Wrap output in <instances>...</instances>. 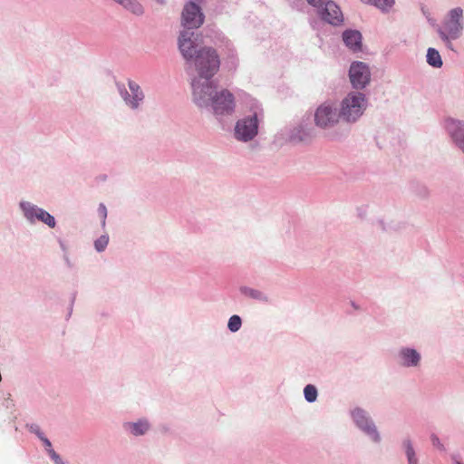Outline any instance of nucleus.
Instances as JSON below:
<instances>
[{"label": "nucleus", "mask_w": 464, "mask_h": 464, "mask_svg": "<svg viewBox=\"0 0 464 464\" xmlns=\"http://www.w3.org/2000/svg\"><path fill=\"white\" fill-rule=\"evenodd\" d=\"M204 21L203 14L200 8L194 3H188L185 5L182 12V25L185 28L183 31L188 33L190 29L198 28Z\"/></svg>", "instance_id": "6"}, {"label": "nucleus", "mask_w": 464, "mask_h": 464, "mask_svg": "<svg viewBox=\"0 0 464 464\" xmlns=\"http://www.w3.org/2000/svg\"><path fill=\"white\" fill-rule=\"evenodd\" d=\"M353 418L359 428L363 430L367 434H369L374 441H378L380 437L374 425L371 422V420L366 416V413L361 410L356 409L353 411Z\"/></svg>", "instance_id": "11"}, {"label": "nucleus", "mask_w": 464, "mask_h": 464, "mask_svg": "<svg viewBox=\"0 0 464 464\" xmlns=\"http://www.w3.org/2000/svg\"><path fill=\"white\" fill-rule=\"evenodd\" d=\"M49 454L51 458L54 460L56 464H63L60 456L52 449L49 450Z\"/></svg>", "instance_id": "25"}, {"label": "nucleus", "mask_w": 464, "mask_h": 464, "mask_svg": "<svg viewBox=\"0 0 464 464\" xmlns=\"http://www.w3.org/2000/svg\"><path fill=\"white\" fill-rule=\"evenodd\" d=\"M340 118V112L328 102L321 104L314 113L315 125L323 129L334 127L338 123Z\"/></svg>", "instance_id": "5"}, {"label": "nucleus", "mask_w": 464, "mask_h": 464, "mask_svg": "<svg viewBox=\"0 0 464 464\" xmlns=\"http://www.w3.org/2000/svg\"><path fill=\"white\" fill-rule=\"evenodd\" d=\"M121 5H123L126 9L130 10L131 13L135 14H141L143 13V8L140 3L135 0H115Z\"/></svg>", "instance_id": "17"}, {"label": "nucleus", "mask_w": 464, "mask_h": 464, "mask_svg": "<svg viewBox=\"0 0 464 464\" xmlns=\"http://www.w3.org/2000/svg\"><path fill=\"white\" fill-rule=\"evenodd\" d=\"M462 14L463 11L460 7L452 9L449 14V18L444 22V30L441 28L438 30L440 38L450 49H452V44L450 40L459 38L462 34Z\"/></svg>", "instance_id": "4"}, {"label": "nucleus", "mask_w": 464, "mask_h": 464, "mask_svg": "<svg viewBox=\"0 0 464 464\" xmlns=\"http://www.w3.org/2000/svg\"><path fill=\"white\" fill-rule=\"evenodd\" d=\"M108 242H109L108 237L102 236L95 241V248L98 251H102L105 249L106 246L108 245Z\"/></svg>", "instance_id": "23"}, {"label": "nucleus", "mask_w": 464, "mask_h": 464, "mask_svg": "<svg viewBox=\"0 0 464 464\" xmlns=\"http://www.w3.org/2000/svg\"><path fill=\"white\" fill-rule=\"evenodd\" d=\"M349 76L354 88L362 89L369 83L371 73L364 63L354 62L350 67Z\"/></svg>", "instance_id": "8"}, {"label": "nucleus", "mask_w": 464, "mask_h": 464, "mask_svg": "<svg viewBox=\"0 0 464 464\" xmlns=\"http://www.w3.org/2000/svg\"><path fill=\"white\" fill-rule=\"evenodd\" d=\"M343 40L347 47L358 51L362 46V34L356 30H347L343 34Z\"/></svg>", "instance_id": "14"}, {"label": "nucleus", "mask_w": 464, "mask_h": 464, "mask_svg": "<svg viewBox=\"0 0 464 464\" xmlns=\"http://www.w3.org/2000/svg\"><path fill=\"white\" fill-rule=\"evenodd\" d=\"M367 107L364 94L361 92H350L342 102L340 116L347 122L358 120Z\"/></svg>", "instance_id": "3"}, {"label": "nucleus", "mask_w": 464, "mask_h": 464, "mask_svg": "<svg viewBox=\"0 0 464 464\" xmlns=\"http://www.w3.org/2000/svg\"><path fill=\"white\" fill-rule=\"evenodd\" d=\"M228 329L231 332H237L241 326V318L238 315H232L228 320Z\"/></svg>", "instance_id": "22"}, {"label": "nucleus", "mask_w": 464, "mask_h": 464, "mask_svg": "<svg viewBox=\"0 0 464 464\" xmlns=\"http://www.w3.org/2000/svg\"><path fill=\"white\" fill-rule=\"evenodd\" d=\"M403 445L406 450V455L409 461V464H418V459L415 455V451L413 450L412 444L410 440H405Z\"/></svg>", "instance_id": "20"}, {"label": "nucleus", "mask_w": 464, "mask_h": 464, "mask_svg": "<svg viewBox=\"0 0 464 464\" xmlns=\"http://www.w3.org/2000/svg\"><path fill=\"white\" fill-rule=\"evenodd\" d=\"M400 356L402 359V364L408 367L418 365L420 360V353L416 350L410 348L401 349Z\"/></svg>", "instance_id": "15"}, {"label": "nucleus", "mask_w": 464, "mask_h": 464, "mask_svg": "<svg viewBox=\"0 0 464 464\" xmlns=\"http://www.w3.org/2000/svg\"><path fill=\"white\" fill-rule=\"evenodd\" d=\"M305 400L309 402H313L316 400L317 397V390L316 388L312 385L308 384L305 386L304 390Z\"/></svg>", "instance_id": "21"}, {"label": "nucleus", "mask_w": 464, "mask_h": 464, "mask_svg": "<svg viewBox=\"0 0 464 464\" xmlns=\"http://www.w3.org/2000/svg\"><path fill=\"white\" fill-rule=\"evenodd\" d=\"M427 62L435 68L442 66V60L439 52L434 48H429L427 52Z\"/></svg>", "instance_id": "16"}, {"label": "nucleus", "mask_w": 464, "mask_h": 464, "mask_svg": "<svg viewBox=\"0 0 464 464\" xmlns=\"http://www.w3.org/2000/svg\"><path fill=\"white\" fill-rule=\"evenodd\" d=\"M21 207L23 208L24 215L28 219L34 220L35 218L48 225L50 227H54V218L47 211L34 206L25 205L24 203L21 204Z\"/></svg>", "instance_id": "10"}, {"label": "nucleus", "mask_w": 464, "mask_h": 464, "mask_svg": "<svg viewBox=\"0 0 464 464\" xmlns=\"http://www.w3.org/2000/svg\"><path fill=\"white\" fill-rule=\"evenodd\" d=\"M179 49L187 62H190L198 77L193 82L213 83L210 79L218 72L220 60L217 51L208 46H198L194 33L182 31L179 37Z\"/></svg>", "instance_id": "1"}, {"label": "nucleus", "mask_w": 464, "mask_h": 464, "mask_svg": "<svg viewBox=\"0 0 464 464\" xmlns=\"http://www.w3.org/2000/svg\"><path fill=\"white\" fill-rule=\"evenodd\" d=\"M318 14L323 20L336 25L343 21V14L339 6L333 1H325L323 5L317 9Z\"/></svg>", "instance_id": "9"}, {"label": "nucleus", "mask_w": 464, "mask_h": 464, "mask_svg": "<svg viewBox=\"0 0 464 464\" xmlns=\"http://www.w3.org/2000/svg\"><path fill=\"white\" fill-rule=\"evenodd\" d=\"M308 4L313 5L314 7H316L317 9L320 8L323 4L325 2V1H323V0H307Z\"/></svg>", "instance_id": "26"}, {"label": "nucleus", "mask_w": 464, "mask_h": 464, "mask_svg": "<svg viewBox=\"0 0 464 464\" xmlns=\"http://www.w3.org/2000/svg\"><path fill=\"white\" fill-rule=\"evenodd\" d=\"M99 212L100 214L102 216L103 218V220L105 219L106 216H107V209H106V207L103 205V204H101L100 207H99Z\"/></svg>", "instance_id": "27"}, {"label": "nucleus", "mask_w": 464, "mask_h": 464, "mask_svg": "<svg viewBox=\"0 0 464 464\" xmlns=\"http://www.w3.org/2000/svg\"><path fill=\"white\" fill-rule=\"evenodd\" d=\"M129 88L130 94L125 91V93H122L123 99L131 108H137L139 102L143 100V93L136 82H130Z\"/></svg>", "instance_id": "13"}, {"label": "nucleus", "mask_w": 464, "mask_h": 464, "mask_svg": "<svg viewBox=\"0 0 464 464\" xmlns=\"http://www.w3.org/2000/svg\"><path fill=\"white\" fill-rule=\"evenodd\" d=\"M257 117L254 114L237 122L235 134L237 140L247 141L257 133Z\"/></svg>", "instance_id": "7"}, {"label": "nucleus", "mask_w": 464, "mask_h": 464, "mask_svg": "<svg viewBox=\"0 0 464 464\" xmlns=\"http://www.w3.org/2000/svg\"><path fill=\"white\" fill-rule=\"evenodd\" d=\"M454 464H463V463H461V462H460V461H459V460H456V461L454 462Z\"/></svg>", "instance_id": "30"}, {"label": "nucleus", "mask_w": 464, "mask_h": 464, "mask_svg": "<svg viewBox=\"0 0 464 464\" xmlns=\"http://www.w3.org/2000/svg\"><path fill=\"white\" fill-rule=\"evenodd\" d=\"M250 295H251L253 297H258L259 293H257V292H256V291H254V290H251Z\"/></svg>", "instance_id": "29"}, {"label": "nucleus", "mask_w": 464, "mask_h": 464, "mask_svg": "<svg viewBox=\"0 0 464 464\" xmlns=\"http://www.w3.org/2000/svg\"><path fill=\"white\" fill-rule=\"evenodd\" d=\"M447 129L456 144L464 152V122L453 119L448 120Z\"/></svg>", "instance_id": "12"}, {"label": "nucleus", "mask_w": 464, "mask_h": 464, "mask_svg": "<svg viewBox=\"0 0 464 464\" xmlns=\"http://www.w3.org/2000/svg\"><path fill=\"white\" fill-rule=\"evenodd\" d=\"M194 102L199 107L211 106L216 114L229 113L234 109L233 94L227 90L217 91L215 82H192Z\"/></svg>", "instance_id": "2"}, {"label": "nucleus", "mask_w": 464, "mask_h": 464, "mask_svg": "<svg viewBox=\"0 0 464 464\" xmlns=\"http://www.w3.org/2000/svg\"><path fill=\"white\" fill-rule=\"evenodd\" d=\"M43 441L44 442L45 446L48 447V448H51L52 447V444L50 442V440L48 439H44L42 438Z\"/></svg>", "instance_id": "28"}, {"label": "nucleus", "mask_w": 464, "mask_h": 464, "mask_svg": "<svg viewBox=\"0 0 464 464\" xmlns=\"http://www.w3.org/2000/svg\"><path fill=\"white\" fill-rule=\"evenodd\" d=\"M128 427L133 435H143L149 430V423L146 420H139L133 423H128Z\"/></svg>", "instance_id": "18"}, {"label": "nucleus", "mask_w": 464, "mask_h": 464, "mask_svg": "<svg viewBox=\"0 0 464 464\" xmlns=\"http://www.w3.org/2000/svg\"><path fill=\"white\" fill-rule=\"evenodd\" d=\"M431 441L433 446L436 447L437 449L440 450H444L443 445L440 443L439 438L436 435H431Z\"/></svg>", "instance_id": "24"}, {"label": "nucleus", "mask_w": 464, "mask_h": 464, "mask_svg": "<svg viewBox=\"0 0 464 464\" xmlns=\"http://www.w3.org/2000/svg\"><path fill=\"white\" fill-rule=\"evenodd\" d=\"M362 2L375 5L383 12L388 11L395 3V0H362Z\"/></svg>", "instance_id": "19"}]
</instances>
